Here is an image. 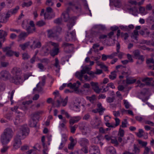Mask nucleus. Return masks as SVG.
Listing matches in <instances>:
<instances>
[{
	"mask_svg": "<svg viewBox=\"0 0 154 154\" xmlns=\"http://www.w3.org/2000/svg\"><path fill=\"white\" fill-rule=\"evenodd\" d=\"M12 73L15 76L10 78V80L11 82L17 85L20 84L23 82V80L20 75V71L17 68H14L12 71Z\"/></svg>",
	"mask_w": 154,
	"mask_h": 154,
	"instance_id": "nucleus-1",
	"label": "nucleus"
},
{
	"mask_svg": "<svg viewBox=\"0 0 154 154\" xmlns=\"http://www.w3.org/2000/svg\"><path fill=\"white\" fill-rule=\"evenodd\" d=\"M71 8L70 7H68L66 9V11L63 12L62 14V16L64 19V21L66 22L69 21L67 24V26L69 30L71 29V28L74 26L75 23V20L73 18L70 19L69 18L68 12Z\"/></svg>",
	"mask_w": 154,
	"mask_h": 154,
	"instance_id": "nucleus-2",
	"label": "nucleus"
},
{
	"mask_svg": "<svg viewBox=\"0 0 154 154\" xmlns=\"http://www.w3.org/2000/svg\"><path fill=\"white\" fill-rule=\"evenodd\" d=\"M29 132V129L26 125L22 126L20 130L18 132L17 135L20 137L23 138V136L27 135Z\"/></svg>",
	"mask_w": 154,
	"mask_h": 154,
	"instance_id": "nucleus-3",
	"label": "nucleus"
},
{
	"mask_svg": "<svg viewBox=\"0 0 154 154\" xmlns=\"http://www.w3.org/2000/svg\"><path fill=\"white\" fill-rule=\"evenodd\" d=\"M22 26L23 28H26V30L27 31L28 35L30 33H32L35 31V27H32L29 26L27 23H23Z\"/></svg>",
	"mask_w": 154,
	"mask_h": 154,
	"instance_id": "nucleus-4",
	"label": "nucleus"
},
{
	"mask_svg": "<svg viewBox=\"0 0 154 154\" xmlns=\"http://www.w3.org/2000/svg\"><path fill=\"white\" fill-rule=\"evenodd\" d=\"M20 7L18 6H17L15 8L8 10L5 17V19L9 18L11 15H14L16 14L18 11Z\"/></svg>",
	"mask_w": 154,
	"mask_h": 154,
	"instance_id": "nucleus-5",
	"label": "nucleus"
},
{
	"mask_svg": "<svg viewBox=\"0 0 154 154\" xmlns=\"http://www.w3.org/2000/svg\"><path fill=\"white\" fill-rule=\"evenodd\" d=\"M19 114L16 117L15 121H14L15 125H17L23 121V118H24L25 115L24 113L20 112Z\"/></svg>",
	"mask_w": 154,
	"mask_h": 154,
	"instance_id": "nucleus-6",
	"label": "nucleus"
},
{
	"mask_svg": "<svg viewBox=\"0 0 154 154\" xmlns=\"http://www.w3.org/2000/svg\"><path fill=\"white\" fill-rule=\"evenodd\" d=\"M2 135L11 138L13 135V132L11 129L7 128L5 129Z\"/></svg>",
	"mask_w": 154,
	"mask_h": 154,
	"instance_id": "nucleus-7",
	"label": "nucleus"
},
{
	"mask_svg": "<svg viewBox=\"0 0 154 154\" xmlns=\"http://www.w3.org/2000/svg\"><path fill=\"white\" fill-rule=\"evenodd\" d=\"M75 32L74 31L70 32H67L65 36L66 41L69 42L75 40Z\"/></svg>",
	"mask_w": 154,
	"mask_h": 154,
	"instance_id": "nucleus-8",
	"label": "nucleus"
},
{
	"mask_svg": "<svg viewBox=\"0 0 154 154\" xmlns=\"http://www.w3.org/2000/svg\"><path fill=\"white\" fill-rule=\"evenodd\" d=\"M68 97H66L64 99H62L61 97L59 99H57L56 100V101L58 104L56 105V107H59L61 103H63L62 105L63 106H65L67 104L68 101Z\"/></svg>",
	"mask_w": 154,
	"mask_h": 154,
	"instance_id": "nucleus-9",
	"label": "nucleus"
},
{
	"mask_svg": "<svg viewBox=\"0 0 154 154\" xmlns=\"http://www.w3.org/2000/svg\"><path fill=\"white\" fill-rule=\"evenodd\" d=\"M22 139L23 138H20V137L17 136V135L14 139V143L13 146L14 147L15 149H16L20 147L21 144L20 140Z\"/></svg>",
	"mask_w": 154,
	"mask_h": 154,
	"instance_id": "nucleus-10",
	"label": "nucleus"
},
{
	"mask_svg": "<svg viewBox=\"0 0 154 154\" xmlns=\"http://www.w3.org/2000/svg\"><path fill=\"white\" fill-rule=\"evenodd\" d=\"M81 119L79 116L71 117L69 120V125H72L78 122Z\"/></svg>",
	"mask_w": 154,
	"mask_h": 154,
	"instance_id": "nucleus-11",
	"label": "nucleus"
},
{
	"mask_svg": "<svg viewBox=\"0 0 154 154\" xmlns=\"http://www.w3.org/2000/svg\"><path fill=\"white\" fill-rule=\"evenodd\" d=\"M38 121L35 117L31 115V119L29 121V125L31 127H36Z\"/></svg>",
	"mask_w": 154,
	"mask_h": 154,
	"instance_id": "nucleus-12",
	"label": "nucleus"
},
{
	"mask_svg": "<svg viewBox=\"0 0 154 154\" xmlns=\"http://www.w3.org/2000/svg\"><path fill=\"white\" fill-rule=\"evenodd\" d=\"M10 76L9 72L6 70L2 71L0 73V77L3 80L8 79Z\"/></svg>",
	"mask_w": 154,
	"mask_h": 154,
	"instance_id": "nucleus-13",
	"label": "nucleus"
},
{
	"mask_svg": "<svg viewBox=\"0 0 154 154\" xmlns=\"http://www.w3.org/2000/svg\"><path fill=\"white\" fill-rule=\"evenodd\" d=\"M89 152L91 154H95L100 152V150L97 146L92 145L90 147Z\"/></svg>",
	"mask_w": 154,
	"mask_h": 154,
	"instance_id": "nucleus-14",
	"label": "nucleus"
},
{
	"mask_svg": "<svg viewBox=\"0 0 154 154\" xmlns=\"http://www.w3.org/2000/svg\"><path fill=\"white\" fill-rule=\"evenodd\" d=\"M67 140V137L65 134L62 135V142L60 143L59 148L61 149H62L65 146V145Z\"/></svg>",
	"mask_w": 154,
	"mask_h": 154,
	"instance_id": "nucleus-15",
	"label": "nucleus"
},
{
	"mask_svg": "<svg viewBox=\"0 0 154 154\" xmlns=\"http://www.w3.org/2000/svg\"><path fill=\"white\" fill-rule=\"evenodd\" d=\"M68 5L71 6H72L73 9L74 11H75L77 13H79L81 11V7L80 5H78V6H75V4L72 2H69L68 3Z\"/></svg>",
	"mask_w": 154,
	"mask_h": 154,
	"instance_id": "nucleus-16",
	"label": "nucleus"
},
{
	"mask_svg": "<svg viewBox=\"0 0 154 154\" xmlns=\"http://www.w3.org/2000/svg\"><path fill=\"white\" fill-rule=\"evenodd\" d=\"M90 84L92 87V88L95 92L97 93H99L101 91V90L99 89L98 85V84L97 82H91Z\"/></svg>",
	"mask_w": 154,
	"mask_h": 154,
	"instance_id": "nucleus-17",
	"label": "nucleus"
},
{
	"mask_svg": "<svg viewBox=\"0 0 154 154\" xmlns=\"http://www.w3.org/2000/svg\"><path fill=\"white\" fill-rule=\"evenodd\" d=\"M69 140H70V142L68 144V148L69 149L72 150L73 149L76 142L75 141L74 139L72 136H71L69 137Z\"/></svg>",
	"mask_w": 154,
	"mask_h": 154,
	"instance_id": "nucleus-18",
	"label": "nucleus"
},
{
	"mask_svg": "<svg viewBox=\"0 0 154 154\" xmlns=\"http://www.w3.org/2000/svg\"><path fill=\"white\" fill-rule=\"evenodd\" d=\"M146 63L148 65V67L149 69H151L152 67H153L152 70H154V60L152 58L147 59L146 60Z\"/></svg>",
	"mask_w": 154,
	"mask_h": 154,
	"instance_id": "nucleus-19",
	"label": "nucleus"
},
{
	"mask_svg": "<svg viewBox=\"0 0 154 154\" xmlns=\"http://www.w3.org/2000/svg\"><path fill=\"white\" fill-rule=\"evenodd\" d=\"M80 129L82 131V134L84 135H86L90 131L88 127L85 124L80 127Z\"/></svg>",
	"mask_w": 154,
	"mask_h": 154,
	"instance_id": "nucleus-20",
	"label": "nucleus"
},
{
	"mask_svg": "<svg viewBox=\"0 0 154 154\" xmlns=\"http://www.w3.org/2000/svg\"><path fill=\"white\" fill-rule=\"evenodd\" d=\"M11 139V138L1 135L0 140L3 145H6L9 142Z\"/></svg>",
	"mask_w": 154,
	"mask_h": 154,
	"instance_id": "nucleus-21",
	"label": "nucleus"
},
{
	"mask_svg": "<svg viewBox=\"0 0 154 154\" xmlns=\"http://www.w3.org/2000/svg\"><path fill=\"white\" fill-rule=\"evenodd\" d=\"M41 45V43L40 42H36V41L34 40L33 41L32 44L30 45V47L32 49H35L40 48Z\"/></svg>",
	"mask_w": 154,
	"mask_h": 154,
	"instance_id": "nucleus-22",
	"label": "nucleus"
},
{
	"mask_svg": "<svg viewBox=\"0 0 154 154\" xmlns=\"http://www.w3.org/2000/svg\"><path fill=\"white\" fill-rule=\"evenodd\" d=\"M48 36L49 37H55L57 36V32L54 30L49 29L47 31Z\"/></svg>",
	"mask_w": 154,
	"mask_h": 154,
	"instance_id": "nucleus-23",
	"label": "nucleus"
},
{
	"mask_svg": "<svg viewBox=\"0 0 154 154\" xmlns=\"http://www.w3.org/2000/svg\"><path fill=\"white\" fill-rule=\"evenodd\" d=\"M27 33L26 32H21L18 36L17 41L20 42L22 40H24L25 38L28 35Z\"/></svg>",
	"mask_w": 154,
	"mask_h": 154,
	"instance_id": "nucleus-24",
	"label": "nucleus"
},
{
	"mask_svg": "<svg viewBox=\"0 0 154 154\" xmlns=\"http://www.w3.org/2000/svg\"><path fill=\"white\" fill-rule=\"evenodd\" d=\"M79 143L80 145L83 146H86V145L89 144L88 140L86 138H82Z\"/></svg>",
	"mask_w": 154,
	"mask_h": 154,
	"instance_id": "nucleus-25",
	"label": "nucleus"
},
{
	"mask_svg": "<svg viewBox=\"0 0 154 154\" xmlns=\"http://www.w3.org/2000/svg\"><path fill=\"white\" fill-rule=\"evenodd\" d=\"M7 35V32L2 30H0V39H2V40L3 42L5 40V37Z\"/></svg>",
	"mask_w": 154,
	"mask_h": 154,
	"instance_id": "nucleus-26",
	"label": "nucleus"
},
{
	"mask_svg": "<svg viewBox=\"0 0 154 154\" xmlns=\"http://www.w3.org/2000/svg\"><path fill=\"white\" fill-rule=\"evenodd\" d=\"M59 49L58 47H54L53 49L50 51V54L51 56L54 57L58 54L59 53Z\"/></svg>",
	"mask_w": 154,
	"mask_h": 154,
	"instance_id": "nucleus-27",
	"label": "nucleus"
},
{
	"mask_svg": "<svg viewBox=\"0 0 154 154\" xmlns=\"http://www.w3.org/2000/svg\"><path fill=\"white\" fill-rule=\"evenodd\" d=\"M107 154H116V151L114 148L112 146H109L107 149Z\"/></svg>",
	"mask_w": 154,
	"mask_h": 154,
	"instance_id": "nucleus-28",
	"label": "nucleus"
},
{
	"mask_svg": "<svg viewBox=\"0 0 154 154\" xmlns=\"http://www.w3.org/2000/svg\"><path fill=\"white\" fill-rule=\"evenodd\" d=\"M97 110L98 111V112L100 113V115H102L103 111L105 110V108H103L101 103H99L97 104Z\"/></svg>",
	"mask_w": 154,
	"mask_h": 154,
	"instance_id": "nucleus-29",
	"label": "nucleus"
},
{
	"mask_svg": "<svg viewBox=\"0 0 154 154\" xmlns=\"http://www.w3.org/2000/svg\"><path fill=\"white\" fill-rule=\"evenodd\" d=\"M46 47H51L52 46L54 47H56L58 46V44L57 43L53 42L51 41H49L46 42L45 45V46Z\"/></svg>",
	"mask_w": 154,
	"mask_h": 154,
	"instance_id": "nucleus-30",
	"label": "nucleus"
},
{
	"mask_svg": "<svg viewBox=\"0 0 154 154\" xmlns=\"http://www.w3.org/2000/svg\"><path fill=\"white\" fill-rule=\"evenodd\" d=\"M85 73L82 70H81L80 72H77L75 74V75L79 80L82 81V78L83 76V75Z\"/></svg>",
	"mask_w": 154,
	"mask_h": 154,
	"instance_id": "nucleus-31",
	"label": "nucleus"
},
{
	"mask_svg": "<svg viewBox=\"0 0 154 154\" xmlns=\"http://www.w3.org/2000/svg\"><path fill=\"white\" fill-rule=\"evenodd\" d=\"M29 44V42H28L23 44H20L19 46L24 51L28 47Z\"/></svg>",
	"mask_w": 154,
	"mask_h": 154,
	"instance_id": "nucleus-32",
	"label": "nucleus"
},
{
	"mask_svg": "<svg viewBox=\"0 0 154 154\" xmlns=\"http://www.w3.org/2000/svg\"><path fill=\"white\" fill-rule=\"evenodd\" d=\"M152 78L146 77L143 79L142 80L143 82H145L146 85H148L150 84V82L152 81Z\"/></svg>",
	"mask_w": 154,
	"mask_h": 154,
	"instance_id": "nucleus-33",
	"label": "nucleus"
},
{
	"mask_svg": "<svg viewBox=\"0 0 154 154\" xmlns=\"http://www.w3.org/2000/svg\"><path fill=\"white\" fill-rule=\"evenodd\" d=\"M43 112L42 111H38L32 114L31 115L35 117L37 120H38V119H39V115L40 114H42Z\"/></svg>",
	"mask_w": 154,
	"mask_h": 154,
	"instance_id": "nucleus-34",
	"label": "nucleus"
},
{
	"mask_svg": "<svg viewBox=\"0 0 154 154\" xmlns=\"http://www.w3.org/2000/svg\"><path fill=\"white\" fill-rule=\"evenodd\" d=\"M136 81V79H133L131 77L127 78L126 79V83L127 84H129L134 83Z\"/></svg>",
	"mask_w": 154,
	"mask_h": 154,
	"instance_id": "nucleus-35",
	"label": "nucleus"
},
{
	"mask_svg": "<svg viewBox=\"0 0 154 154\" xmlns=\"http://www.w3.org/2000/svg\"><path fill=\"white\" fill-rule=\"evenodd\" d=\"M116 71H114L111 72L110 75H109V78L111 80H114L116 78Z\"/></svg>",
	"mask_w": 154,
	"mask_h": 154,
	"instance_id": "nucleus-36",
	"label": "nucleus"
},
{
	"mask_svg": "<svg viewBox=\"0 0 154 154\" xmlns=\"http://www.w3.org/2000/svg\"><path fill=\"white\" fill-rule=\"evenodd\" d=\"M78 125H75L74 126L69 125V127L70 129V132L72 134L74 133Z\"/></svg>",
	"mask_w": 154,
	"mask_h": 154,
	"instance_id": "nucleus-37",
	"label": "nucleus"
},
{
	"mask_svg": "<svg viewBox=\"0 0 154 154\" xmlns=\"http://www.w3.org/2000/svg\"><path fill=\"white\" fill-rule=\"evenodd\" d=\"M133 151L134 153L138 154L140 152V149L135 144H134L133 145Z\"/></svg>",
	"mask_w": 154,
	"mask_h": 154,
	"instance_id": "nucleus-38",
	"label": "nucleus"
},
{
	"mask_svg": "<svg viewBox=\"0 0 154 154\" xmlns=\"http://www.w3.org/2000/svg\"><path fill=\"white\" fill-rule=\"evenodd\" d=\"M87 99L92 103H94V101L96 100V96L94 95H92L91 97H87Z\"/></svg>",
	"mask_w": 154,
	"mask_h": 154,
	"instance_id": "nucleus-39",
	"label": "nucleus"
},
{
	"mask_svg": "<svg viewBox=\"0 0 154 154\" xmlns=\"http://www.w3.org/2000/svg\"><path fill=\"white\" fill-rule=\"evenodd\" d=\"M53 94L55 95L54 100L56 101L57 99H59L61 97L59 93V91H56L54 92Z\"/></svg>",
	"mask_w": 154,
	"mask_h": 154,
	"instance_id": "nucleus-40",
	"label": "nucleus"
},
{
	"mask_svg": "<svg viewBox=\"0 0 154 154\" xmlns=\"http://www.w3.org/2000/svg\"><path fill=\"white\" fill-rule=\"evenodd\" d=\"M111 55H106L105 54H103L102 56V60L103 61H105L106 60L107 58H109L110 59H112V57Z\"/></svg>",
	"mask_w": 154,
	"mask_h": 154,
	"instance_id": "nucleus-41",
	"label": "nucleus"
},
{
	"mask_svg": "<svg viewBox=\"0 0 154 154\" xmlns=\"http://www.w3.org/2000/svg\"><path fill=\"white\" fill-rule=\"evenodd\" d=\"M134 57L136 58L137 59L140 55V51L138 50H135L133 52Z\"/></svg>",
	"mask_w": 154,
	"mask_h": 154,
	"instance_id": "nucleus-42",
	"label": "nucleus"
},
{
	"mask_svg": "<svg viewBox=\"0 0 154 154\" xmlns=\"http://www.w3.org/2000/svg\"><path fill=\"white\" fill-rule=\"evenodd\" d=\"M138 142L139 144H140L142 147H145L147 144V143L146 141H143L141 140H138Z\"/></svg>",
	"mask_w": 154,
	"mask_h": 154,
	"instance_id": "nucleus-43",
	"label": "nucleus"
},
{
	"mask_svg": "<svg viewBox=\"0 0 154 154\" xmlns=\"http://www.w3.org/2000/svg\"><path fill=\"white\" fill-rule=\"evenodd\" d=\"M36 24L38 26L41 27L45 25L46 23L43 20H41L37 21Z\"/></svg>",
	"mask_w": 154,
	"mask_h": 154,
	"instance_id": "nucleus-44",
	"label": "nucleus"
},
{
	"mask_svg": "<svg viewBox=\"0 0 154 154\" xmlns=\"http://www.w3.org/2000/svg\"><path fill=\"white\" fill-rule=\"evenodd\" d=\"M139 11L140 13L143 14H145L147 13V12L145 11V8L140 6L139 8Z\"/></svg>",
	"mask_w": 154,
	"mask_h": 154,
	"instance_id": "nucleus-45",
	"label": "nucleus"
},
{
	"mask_svg": "<svg viewBox=\"0 0 154 154\" xmlns=\"http://www.w3.org/2000/svg\"><path fill=\"white\" fill-rule=\"evenodd\" d=\"M91 69V68L89 67L88 66H85L83 68L82 70V71L85 74L86 73H87L88 72H89Z\"/></svg>",
	"mask_w": 154,
	"mask_h": 154,
	"instance_id": "nucleus-46",
	"label": "nucleus"
},
{
	"mask_svg": "<svg viewBox=\"0 0 154 154\" xmlns=\"http://www.w3.org/2000/svg\"><path fill=\"white\" fill-rule=\"evenodd\" d=\"M46 78V77L45 76L42 77V82H40L38 84L41 85L42 86H44L45 84Z\"/></svg>",
	"mask_w": 154,
	"mask_h": 154,
	"instance_id": "nucleus-47",
	"label": "nucleus"
},
{
	"mask_svg": "<svg viewBox=\"0 0 154 154\" xmlns=\"http://www.w3.org/2000/svg\"><path fill=\"white\" fill-rule=\"evenodd\" d=\"M145 149L144 151V154H149V153L151 150V147L150 146H146L144 147Z\"/></svg>",
	"mask_w": 154,
	"mask_h": 154,
	"instance_id": "nucleus-48",
	"label": "nucleus"
},
{
	"mask_svg": "<svg viewBox=\"0 0 154 154\" xmlns=\"http://www.w3.org/2000/svg\"><path fill=\"white\" fill-rule=\"evenodd\" d=\"M114 5L116 7L119 8L121 5V4L120 1L118 0H116L114 2Z\"/></svg>",
	"mask_w": 154,
	"mask_h": 154,
	"instance_id": "nucleus-49",
	"label": "nucleus"
},
{
	"mask_svg": "<svg viewBox=\"0 0 154 154\" xmlns=\"http://www.w3.org/2000/svg\"><path fill=\"white\" fill-rule=\"evenodd\" d=\"M30 56L27 53H24L22 54V58L24 60H26L29 58Z\"/></svg>",
	"mask_w": 154,
	"mask_h": 154,
	"instance_id": "nucleus-50",
	"label": "nucleus"
},
{
	"mask_svg": "<svg viewBox=\"0 0 154 154\" xmlns=\"http://www.w3.org/2000/svg\"><path fill=\"white\" fill-rule=\"evenodd\" d=\"M111 140V142L112 143L114 144L115 146H118L119 143L117 140L116 138H115L114 139H112Z\"/></svg>",
	"mask_w": 154,
	"mask_h": 154,
	"instance_id": "nucleus-51",
	"label": "nucleus"
},
{
	"mask_svg": "<svg viewBox=\"0 0 154 154\" xmlns=\"http://www.w3.org/2000/svg\"><path fill=\"white\" fill-rule=\"evenodd\" d=\"M115 100V97H108L106 98V101L107 102L109 103H111L113 102Z\"/></svg>",
	"mask_w": 154,
	"mask_h": 154,
	"instance_id": "nucleus-52",
	"label": "nucleus"
},
{
	"mask_svg": "<svg viewBox=\"0 0 154 154\" xmlns=\"http://www.w3.org/2000/svg\"><path fill=\"white\" fill-rule=\"evenodd\" d=\"M124 135V131L123 129H121L120 128H119L118 135L120 136L121 137H123Z\"/></svg>",
	"mask_w": 154,
	"mask_h": 154,
	"instance_id": "nucleus-53",
	"label": "nucleus"
},
{
	"mask_svg": "<svg viewBox=\"0 0 154 154\" xmlns=\"http://www.w3.org/2000/svg\"><path fill=\"white\" fill-rule=\"evenodd\" d=\"M9 63L8 62H4V61H1V65L3 67H5L8 66Z\"/></svg>",
	"mask_w": 154,
	"mask_h": 154,
	"instance_id": "nucleus-54",
	"label": "nucleus"
},
{
	"mask_svg": "<svg viewBox=\"0 0 154 154\" xmlns=\"http://www.w3.org/2000/svg\"><path fill=\"white\" fill-rule=\"evenodd\" d=\"M79 85H77L76 83H74L72 84V89H74L75 91H79Z\"/></svg>",
	"mask_w": 154,
	"mask_h": 154,
	"instance_id": "nucleus-55",
	"label": "nucleus"
},
{
	"mask_svg": "<svg viewBox=\"0 0 154 154\" xmlns=\"http://www.w3.org/2000/svg\"><path fill=\"white\" fill-rule=\"evenodd\" d=\"M32 2L31 1H29V2L26 3V2H24L22 4V6L23 7H24L26 6V7H29L32 4Z\"/></svg>",
	"mask_w": 154,
	"mask_h": 154,
	"instance_id": "nucleus-56",
	"label": "nucleus"
},
{
	"mask_svg": "<svg viewBox=\"0 0 154 154\" xmlns=\"http://www.w3.org/2000/svg\"><path fill=\"white\" fill-rule=\"evenodd\" d=\"M40 61L42 63H45V64H47L48 63H49V62H50V60L48 58H43V59H42Z\"/></svg>",
	"mask_w": 154,
	"mask_h": 154,
	"instance_id": "nucleus-57",
	"label": "nucleus"
},
{
	"mask_svg": "<svg viewBox=\"0 0 154 154\" xmlns=\"http://www.w3.org/2000/svg\"><path fill=\"white\" fill-rule=\"evenodd\" d=\"M143 131L142 129H140L139 132L137 134V136L139 137H141L143 136Z\"/></svg>",
	"mask_w": 154,
	"mask_h": 154,
	"instance_id": "nucleus-58",
	"label": "nucleus"
},
{
	"mask_svg": "<svg viewBox=\"0 0 154 154\" xmlns=\"http://www.w3.org/2000/svg\"><path fill=\"white\" fill-rule=\"evenodd\" d=\"M15 91L14 90H13L11 93L9 92V94H10V100L11 102V104H12L13 103V102L12 100L13 96L14 94Z\"/></svg>",
	"mask_w": 154,
	"mask_h": 154,
	"instance_id": "nucleus-59",
	"label": "nucleus"
},
{
	"mask_svg": "<svg viewBox=\"0 0 154 154\" xmlns=\"http://www.w3.org/2000/svg\"><path fill=\"white\" fill-rule=\"evenodd\" d=\"M18 108V106H14L13 107L11 108V109L12 111H15L16 113H20V112H19L17 110Z\"/></svg>",
	"mask_w": 154,
	"mask_h": 154,
	"instance_id": "nucleus-60",
	"label": "nucleus"
},
{
	"mask_svg": "<svg viewBox=\"0 0 154 154\" xmlns=\"http://www.w3.org/2000/svg\"><path fill=\"white\" fill-rule=\"evenodd\" d=\"M55 63L54 66L57 68L59 66V61L57 58H56L55 59Z\"/></svg>",
	"mask_w": 154,
	"mask_h": 154,
	"instance_id": "nucleus-61",
	"label": "nucleus"
},
{
	"mask_svg": "<svg viewBox=\"0 0 154 154\" xmlns=\"http://www.w3.org/2000/svg\"><path fill=\"white\" fill-rule=\"evenodd\" d=\"M38 68L41 69L42 71H43L44 69H45L44 66L42 63H38Z\"/></svg>",
	"mask_w": 154,
	"mask_h": 154,
	"instance_id": "nucleus-62",
	"label": "nucleus"
},
{
	"mask_svg": "<svg viewBox=\"0 0 154 154\" xmlns=\"http://www.w3.org/2000/svg\"><path fill=\"white\" fill-rule=\"evenodd\" d=\"M62 20L61 18H59L54 20V22L55 23L59 24L61 23Z\"/></svg>",
	"mask_w": 154,
	"mask_h": 154,
	"instance_id": "nucleus-63",
	"label": "nucleus"
},
{
	"mask_svg": "<svg viewBox=\"0 0 154 154\" xmlns=\"http://www.w3.org/2000/svg\"><path fill=\"white\" fill-rule=\"evenodd\" d=\"M52 0H47L46 4L47 5L52 6L54 5V3L52 2Z\"/></svg>",
	"mask_w": 154,
	"mask_h": 154,
	"instance_id": "nucleus-64",
	"label": "nucleus"
}]
</instances>
